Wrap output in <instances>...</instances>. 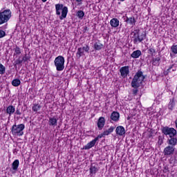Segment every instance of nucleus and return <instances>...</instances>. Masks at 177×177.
<instances>
[{
    "label": "nucleus",
    "instance_id": "25",
    "mask_svg": "<svg viewBox=\"0 0 177 177\" xmlns=\"http://www.w3.org/2000/svg\"><path fill=\"white\" fill-rule=\"evenodd\" d=\"M21 84V82L19 79H15L12 82V85L13 86H19Z\"/></svg>",
    "mask_w": 177,
    "mask_h": 177
},
{
    "label": "nucleus",
    "instance_id": "35",
    "mask_svg": "<svg viewBox=\"0 0 177 177\" xmlns=\"http://www.w3.org/2000/svg\"><path fill=\"white\" fill-rule=\"evenodd\" d=\"M3 37H6V32L2 29H0V38H3Z\"/></svg>",
    "mask_w": 177,
    "mask_h": 177
},
{
    "label": "nucleus",
    "instance_id": "23",
    "mask_svg": "<svg viewBox=\"0 0 177 177\" xmlns=\"http://www.w3.org/2000/svg\"><path fill=\"white\" fill-rule=\"evenodd\" d=\"M103 48V44H102L100 42H96L94 44V49L95 50H100Z\"/></svg>",
    "mask_w": 177,
    "mask_h": 177
},
{
    "label": "nucleus",
    "instance_id": "41",
    "mask_svg": "<svg viewBox=\"0 0 177 177\" xmlns=\"http://www.w3.org/2000/svg\"><path fill=\"white\" fill-rule=\"evenodd\" d=\"M103 136H104V135H103V133L101 135L97 136V137L95 138V139H97V141L99 140V139L103 138Z\"/></svg>",
    "mask_w": 177,
    "mask_h": 177
},
{
    "label": "nucleus",
    "instance_id": "6",
    "mask_svg": "<svg viewBox=\"0 0 177 177\" xmlns=\"http://www.w3.org/2000/svg\"><path fill=\"white\" fill-rule=\"evenodd\" d=\"M162 133L165 136H169V138H175L176 136V129L172 127H165L161 129Z\"/></svg>",
    "mask_w": 177,
    "mask_h": 177
},
{
    "label": "nucleus",
    "instance_id": "34",
    "mask_svg": "<svg viewBox=\"0 0 177 177\" xmlns=\"http://www.w3.org/2000/svg\"><path fill=\"white\" fill-rule=\"evenodd\" d=\"M22 60L24 63H26L28 60H30V56H28L27 54H25V55L23 57Z\"/></svg>",
    "mask_w": 177,
    "mask_h": 177
},
{
    "label": "nucleus",
    "instance_id": "24",
    "mask_svg": "<svg viewBox=\"0 0 177 177\" xmlns=\"http://www.w3.org/2000/svg\"><path fill=\"white\" fill-rule=\"evenodd\" d=\"M76 16H77L78 19L82 20V19H84V16H85V12L82 10H79L77 11Z\"/></svg>",
    "mask_w": 177,
    "mask_h": 177
},
{
    "label": "nucleus",
    "instance_id": "44",
    "mask_svg": "<svg viewBox=\"0 0 177 177\" xmlns=\"http://www.w3.org/2000/svg\"><path fill=\"white\" fill-rule=\"evenodd\" d=\"M76 2H78L79 5H82V0H76Z\"/></svg>",
    "mask_w": 177,
    "mask_h": 177
},
{
    "label": "nucleus",
    "instance_id": "38",
    "mask_svg": "<svg viewBox=\"0 0 177 177\" xmlns=\"http://www.w3.org/2000/svg\"><path fill=\"white\" fill-rule=\"evenodd\" d=\"M21 63H23V59H20V58H19L18 59H16L15 61V64H21Z\"/></svg>",
    "mask_w": 177,
    "mask_h": 177
},
{
    "label": "nucleus",
    "instance_id": "45",
    "mask_svg": "<svg viewBox=\"0 0 177 177\" xmlns=\"http://www.w3.org/2000/svg\"><path fill=\"white\" fill-rule=\"evenodd\" d=\"M174 124L176 125V128H177V119L175 120Z\"/></svg>",
    "mask_w": 177,
    "mask_h": 177
},
{
    "label": "nucleus",
    "instance_id": "14",
    "mask_svg": "<svg viewBox=\"0 0 177 177\" xmlns=\"http://www.w3.org/2000/svg\"><path fill=\"white\" fill-rule=\"evenodd\" d=\"M126 23L133 26L136 24V19H135V17H127L126 19Z\"/></svg>",
    "mask_w": 177,
    "mask_h": 177
},
{
    "label": "nucleus",
    "instance_id": "28",
    "mask_svg": "<svg viewBox=\"0 0 177 177\" xmlns=\"http://www.w3.org/2000/svg\"><path fill=\"white\" fill-rule=\"evenodd\" d=\"M6 72V67H5L0 62V74L3 75Z\"/></svg>",
    "mask_w": 177,
    "mask_h": 177
},
{
    "label": "nucleus",
    "instance_id": "11",
    "mask_svg": "<svg viewBox=\"0 0 177 177\" xmlns=\"http://www.w3.org/2000/svg\"><path fill=\"white\" fill-rule=\"evenodd\" d=\"M105 122H106V121L104 120V118L100 117L98 119L97 125L98 129H100V131H101V129H103Z\"/></svg>",
    "mask_w": 177,
    "mask_h": 177
},
{
    "label": "nucleus",
    "instance_id": "12",
    "mask_svg": "<svg viewBox=\"0 0 177 177\" xmlns=\"http://www.w3.org/2000/svg\"><path fill=\"white\" fill-rule=\"evenodd\" d=\"M117 135L120 136H122V135H125V129L122 126H118L115 129Z\"/></svg>",
    "mask_w": 177,
    "mask_h": 177
},
{
    "label": "nucleus",
    "instance_id": "7",
    "mask_svg": "<svg viewBox=\"0 0 177 177\" xmlns=\"http://www.w3.org/2000/svg\"><path fill=\"white\" fill-rule=\"evenodd\" d=\"M140 30L139 29H137V30H135V34L134 35H136L137 34V37H135L133 41H134V44H136L138 41V42H142V41H143L145 39V38H146V32H143L140 35H139V32H140Z\"/></svg>",
    "mask_w": 177,
    "mask_h": 177
},
{
    "label": "nucleus",
    "instance_id": "9",
    "mask_svg": "<svg viewBox=\"0 0 177 177\" xmlns=\"http://www.w3.org/2000/svg\"><path fill=\"white\" fill-rule=\"evenodd\" d=\"M175 151V148L174 147H171V145H169L166 147L164 149V156H171V154H174Z\"/></svg>",
    "mask_w": 177,
    "mask_h": 177
},
{
    "label": "nucleus",
    "instance_id": "36",
    "mask_svg": "<svg viewBox=\"0 0 177 177\" xmlns=\"http://www.w3.org/2000/svg\"><path fill=\"white\" fill-rule=\"evenodd\" d=\"M172 68V66H171L167 71L163 72L164 75H168L169 74L170 70Z\"/></svg>",
    "mask_w": 177,
    "mask_h": 177
},
{
    "label": "nucleus",
    "instance_id": "10",
    "mask_svg": "<svg viewBox=\"0 0 177 177\" xmlns=\"http://www.w3.org/2000/svg\"><path fill=\"white\" fill-rule=\"evenodd\" d=\"M96 142H97V138H95L94 140L88 142L86 145H85L83 147V149L84 150H89V149H92V147H93V146L96 145Z\"/></svg>",
    "mask_w": 177,
    "mask_h": 177
},
{
    "label": "nucleus",
    "instance_id": "8",
    "mask_svg": "<svg viewBox=\"0 0 177 177\" xmlns=\"http://www.w3.org/2000/svg\"><path fill=\"white\" fill-rule=\"evenodd\" d=\"M120 73L122 78H127V77H128V74H129V66H122L120 69Z\"/></svg>",
    "mask_w": 177,
    "mask_h": 177
},
{
    "label": "nucleus",
    "instance_id": "47",
    "mask_svg": "<svg viewBox=\"0 0 177 177\" xmlns=\"http://www.w3.org/2000/svg\"><path fill=\"white\" fill-rule=\"evenodd\" d=\"M42 2H46L48 0H41Z\"/></svg>",
    "mask_w": 177,
    "mask_h": 177
},
{
    "label": "nucleus",
    "instance_id": "13",
    "mask_svg": "<svg viewBox=\"0 0 177 177\" xmlns=\"http://www.w3.org/2000/svg\"><path fill=\"white\" fill-rule=\"evenodd\" d=\"M111 120H112V121H115V122H117V121L120 120V113L113 111L111 114Z\"/></svg>",
    "mask_w": 177,
    "mask_h": 177
},
{
    "label": "nucleus",
    "instance_id": "16",
    "mask_svg": "<svg viewBox=\"0 0 177 177\" xmlns=\"http://www.w3.org/2000/svg\"><path fill=\"white\" fill-rule=\"evenodd\" d=\"M48 124L50 127L57 126V118H56L55 117L49 118Z\"/></svg>",
    "mask_w": 177,
    "mask_h": 177
},
{
    "label": "nucleus",
    "instance_id": "20",
    "mask_svg": "<svg viewBox=\"0 0 177 177\" xmlns=\"http://www.w3.org/2000/svg\"><path fill=\"white\" fill-rule=\"evenodd\" d=\"M84 55H85V53H84V51L82 50V48H77V51L76 53V57L77 59H80L81 56H84Z\"/></svg>",
    "mask_w": 177,
    "mask_h": 177
},
{
    "label": "nucleus",
    "instance_id": "29",
    "mask_svg": "<svg viewBox=\"0 0 177 177\" xmlns=\"http://www.w3.org/2000/svg\"><path fill=\"white\" fill-rule=\"evenodd\" d=\"M15 50V55H21V50L20 49V47L16 46L14 49Z\"/></svg>",
    "mask_w": 177,
    "mask_h": 177
},
{
    "label": "nucleus",
    "instance_id": "21",
    "mask_svg": "<svg viewBox=\"0 0 177 177\" xmlns=\"http://www.w3.org/2000/svg\"><path fill=\"white\" fill-rule=\"evenodd\" d=\"M160 62H161V58L160 57L152 59L153 66H160Z\"/></svg>",
    "mask_w": 177,
    "mask_h": 177
},
{
    "label": "nucleus",
    "instance_id": "46",
    "mask_svg": "<svg viewBox=\"0 0 177 177\" xmlns=\"http://www.w3.org/2000/svg\"><path fill=\"white\" fill-rule=\"evenodd\" d=\"M84 31H86V30H88V27L85 26V27L84 28Z\"/></svg>",
    "mask_w": 177,
    "mask_h": 177
},
{
    "label": "nucleus",
    "instance_id": "4",
    "mask_svg": "<svg viewBox=\"0 0 177 177\" xmlns=\"http://www.w3.org/2000/svg\"><path fill=\"white\" fill-rule=\"evenodd\" d=\"M24 128H26L24 124H14L11 128L12 134L14 136H23L24 135V132H23Z\"/></svg>",
    "mask_w": 177,
    "mask_h": 177
},
{
    "label": "nucleus",
    "instance_id": "30",
    "mask_svg": "<svg viewBox=\"0 0 177 177\" xmlns=\"http://www.w3.org/2000/svg\"><path fill=\"white\" fill-rule=\"evenodd\" d=\"M96 172H97V167H96L95 166H91L90 167V173L91 174H96Z\"/></svg>",
    "mask_w": 177,
    "mask_h": 177
},
{
    "label": "nucleus",
    "instance_id": "3",
    "mask_svg": "<svg viewBox=\"0 0 177 177\" xmlns=\"http://www.w3.org/2000/svg\"><path fill=\"white\" fill-rule=\"evenodd\" d=\"M10 17H12V11L10 9L0 11V26L8 23L10 20Z\"/></svg>",
    "mask_w": 177,
    "mask_h": 177
},
{
    "label": "nucleus",
    "instance_id": "2",
    "mask_svg": "<svg viewBox=\"0 0 177 177\" xmlns=\"http://www.w3.org/2000/svg\"><path fill=\"white\" fill-rule=\"evenodd\" d=\"M63 6V4L60 3L55 5L56 15L57 16H59V19L61 20H63V19H66V17H67V13H68V8L66 6ZM60 10H62V12H60Z\"/></svg>",
    "mask_w": 177,
    "mask_h": 177
},
{
    "label": "nucleus",
    "instance_id": "27",
    "mask_svg": "<svg viewBox=\"0 0 177 177\" xmlns=\"http://www.w3.org/2000/svg\"><path fill=\"white\" fill-rule=\"evenodd\" d=\"M174 107H175V100L173 99L171 101L169 102L168 105V109L169 110H174Z\"/></svg>",
    "mask_w": 177,
    "mask_h": 177
},
{
    "label": "nucleus",
    "instance_id": "43",
    "mask_svg": "<svg viewBox=\"0 0 177 177\" xmlns=\"http://www.w3.org/2000/svg\"><path fill=\"white\" fill-rule=\"evenodd\" d=\"M162 142H163L162 139H161L160 138H159V140H158V145H161Z\"/></svg>",
    "mask_w": 177,
    "mask_h": 177
},
{
    "label": "nucleus",
    "instance_id": "26",
    "mask_svg": "<svg viewBox=\"0 0 177 177\" xmlns=\"http://www.w3.org/2000/svg\"><path fill=\"white\" fill-rule=\"evenodd\" d=\"M41 105H39V104H33L32 110L35 112L39 111V110H41Z\"/></svg>",
    "mask_w": 177,
    "mask_h": 177
},
{
    "label": "nucleus",
    "instance_id": "5",
    "mask_svg": "<svg viewBox=\"0 0 177 177\" xmlns=\"http://www.w3.org/2000/svg\"><path fill=\"white\" fill-rule=\"evenodd\" d=\"M54 64L57 71H63L64 70V57L59 55L55 59Z\"/></svg>",
    "mask_w": 177,
    "mask_h": 177
},
{
    "label": "nucleus",
    "instance_id": "32",
    "mask_svg": "<svg viewBox=\"0 0 177 177\" xmlns=\"http://www.w3.org/2000/svg\"><path fill=\"white\" fill-rule=\"evenodd\" d=\"M83 52H86V53H89V49L90 48L88 47V45H85L82 48Z\"/></svg>",
    "mask_w": 177,
    "mask_h": 177
},
{
    "label": "nucleus",
    "instance_id": "19",
    "mask_svg": "<svg viewBox=\"0 0 177 177\" xmlns=\"http://www.w3.org/2000/svg\"><path fill=\"white\" fill-rule=\"evenodd\" d=\"M141 55L142 51H140V50H136L132 53L131 57H133V59H138Z\"/></svg>",
    "mask_w": 177,
    "mask_h": 177
},
{
    "label": "nucleus",
    "instance_id": "17",
    "mask_svg": "<svg viewBox=\"0 0 177 177\" xmlns=\"http://www.w3.org/2000/svg\"><path fill=\"white\" fill-rule=\"evenodd\" d=\"M167 143L169 145V146H171L172 147H175L177 144V138H170V139L167 140Z\"/></svg>",
    "mask_w": 177,
    "mask_h": 177
},
{
    "label": "nucleus",
    "instance_id": "33",
    "mask_svg": "<svg viewBox=\"0 0 177 177\" xmlns=\"http://www.w3.org/2000/svg\"><path fill=\"white\" fill-rule=\"evenodd\" d=\"M149 53L151 55V56H154V53H156V49L153 48H150L148 50Z\"/></svg>",
    "mask_w": 177,
    "mask_h": 177
},
{
    "label": "nucleus",
    "instance_id": "31",
    "mask_svg": "<svg viewBox=\"0 0 177 177\" xmlns=\"http://www.w3.org/2000/svg\"><path fill=\"white\" fill-rule=\"evenodd\" d=\"M171 50L173 53H174L175 55L177 54V45H173L171 47Z\"/></svg>",
    "mask_w": 177,
    "mask_h": 177
},
{
    "label": "nucleus",
    "instance_id": "39",
    "mask_svg": "<svg viewBox=\"0 0 177 177\" xmlns=\"http://www.w3.org/2000/svg\"><path fill=\"white\" fill-rule=\"evenodd\" d=\"M115 129V127H111L107 131H109V133H111Z\"/></svg>",
    "mask_w": 177,
    "mask_h": 177
},
{
    "label": "nucleus",
    "instance_id": "1",
    "mask_svg": "<svg viewBox=\"0 0 177 177\" xmlns=\"http://www.w3.org/2000/svg\"><path fill=\"white\" fill-rule=\"evenodd\" d=\"M145 75H143V72L142 71H138L134 75L133 80L131 82V86L133 88H138L139 84H142L145 81Z\"/></svg>",
    "mask_w": 177,
    "mask_h": 177
},
{
    "label": "nucleus",
    "instance_id": "37",
    "mask_svg": "<svg viewBox=\"0 0 177 177\" xmlns=\"http://www.w3.org/2000/svg\"><path fill=\"white\" fill-rule=\"evenodd\" d=\"M16 115H21V112L19 108H17L16 111L14 112Z\"/></svg>",
    "mask_w": 177,
    "mask_h": 177
},
{
    "label": "nucleus",
    "instance_id": "22",
    "mask_svg": "<svg viewBox=\"0 0 177 177\" xmlns=\"http://www.w3.org/2000/svg\"><path fill=\"white\" fill-rule=\"evenodd\" d=\"M20 162H19V160H15L12 165V168L14 171H17L19 168V165Z\"/></svg>",
    "mask_w": 177,
    "mask_h": 177
},
{
    "label": "nucleus",
    "instance_id": "40",
    "mask_svg": "<svg viewBox=\"0 0 177 177\" xmlns=\"http://www.w3.org/2000/svg\"><path fill=\"white\" fill-rule=\"evenodd\" d=\"M104 136H107L110 135V133L108 131V130L104 131L103 133Z\"/></svg>",
    "mask_w": 177,
    "mask_h": 177
},
{
    "label": "nucleus",
    "instance_id": "18",
    "mask_svg": "<svg viewBox=\"0 0 177 177\" xmlns=\"http://www.w3.org/2000/svg\"><path fill=\"white\" fill-rule=\"evenodd\" d=\"M16 111V108L13 105H10L6 109V113L7 114H9V115H12V114H14V113Z\"/></svg>",
    "mask_w": 177,
    "mask_h": 177
},
{
    "label": "nucleus",
    "instance_id": "48",
    "mask_svg": "<svg viewBox=\"0 0 177 177\" xmlns=\"http://www.w3.org/2000/svg\"><path fill=\"white\" fill-rule=\"evenodd\" d=\"M120 1H125V0H120Z\"/></svg>",
    "mask_w": 177,
    "mask_h": 177
},
{
    "label": "nucleus",
    "instance_id": "42",
    "mask_svg": "<svg viewBox=\"0 0 177 177\" xmlns=\"http://www.w3.org/2000/svg\"><path fill=\"white\" fill-rule=\"evenodd\" d=\"M139 91V90H138L137 88L136 89H133V95H137L138 92Z\"/></svg>",
    "mask_w": 177,
    "mask_h": 177
},
{
    "label": "nucleus",
    "instance_id": "15",
    "mask_svg": "<svg viewBox=\"0 0 177 177\" xmlns=\"http://www.w3.org/2000/svg\"><path fill=\"white\" fill-rule=\"evenodd\" d=\"M110 24L111 27H114L115 28H116V27H118L120 26V21L117 18H113L110 21Z\"/></svg>",
    "mask_w": 177,
    "mask_h": 177
}]
</instances>
